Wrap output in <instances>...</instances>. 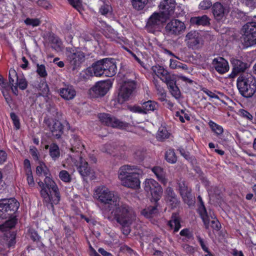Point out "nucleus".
I'll return each instance as SVG.
<instances>
[{
    "label": "nucleus",
    "instance_id": "obj_1",
    "mask_svg": "<svg viewBox=\"0 0 256 256\" xmlns=\"http://www.w3.org/2000/svg\"><path fill=\"white\" fill-rule=\"evenodd\" d=\"M38 185L40 188V194L48 209L54 213V204H57L60 200L58 188L51 177L46 176L44 182L40 181Z\"/></svg>",
    "mask_w": 256,
    "mask_h": 256
},
{
    "label": "nucleus",
    "instance_id": "obj_2",
    "mask_svg": "<svg viewBox=\"0 0 256 256\" xmlns=\"http://www.w3.org/2000/svg\"><path fill=\"white\" fill-rule=\"evenodd\" d=\"M142 170L135 166L124 165L118 170V178L122 184L126 187L136 189L140 186V176Z\"/></svg>",
    "mask_w": 256,
    "mask_h": 256
},
{
    "label": "nucleus",
    "instance_id": "obj_3",
    "mask_svg": "<svg viewBox=\"0 0 256 256\" xmlns=\"http://www.w3.org/2000/svg\"><path fill=\"white\" fill-rule=\"evenodd\" d=\"M114 218L116 222L126 229L123 232L125 234L130 233L128 227L136 220V214L133 209L128 205L121 202L112 211Z\"/></svg>",
    "mask_w": 256,
    "mask_h": 256
},
{
    "label": "nucleus",
    "instance_id": "obj_4",
    "mask_svg": "<svg viewBox=\"0 0 256 256\" xmlns=\"http://www.w3.org/2000/svg\"><path fill=\"white\" fill-rule=\"evenodd\" d=\"M96 198L102 203L106 205L110 210H114L122 202L117 193L102 186L95 190Z\"/></svg>",
    "mask_w": 256,
    "mask_h": 256
},
{
    "label": "nucleus",
    "instance_id": "obj_5",
    "mask_svg": "<svg viewBox=\"0 0 256 256\" xmlns=\"http://www.w3.org/2000/svg\"><path fill=\"white\" fill-rule=\"evenodd\" d=\"M237 86L242 96L250 98L256 91V80L250 74H242L237 80Z\"/></svg>",
    "mask_w": 256,
    "mask_h": 256
},
{
    "label": "nucleus",
    "instance_id": "obj_6",
    "mask_svg": "<svg viewBox=\"0 0 256 256\" xmlns=\"http://www.w3.org/2000/svg\"><path fill=\"white\" fill-rule=\"evenodd\" d=\"M66 62L72 70L78 68L85 60L84 54L76 48H66Z\"/></svg>",
    "mask_w": 256,
    "mask_h": 256
},
{
    "label": "nucleus",
    "instance_id": "obj_7",
    "mask_svg": "<svg viewBox=\"0 0 256 256\" xmlns=\"http://www.w3.org/2000/svg\"><path fill=\"white\" fill-rule=\"evenodd\" d=\"M243 34L241 41L246 47L256 44V22H250L245 24L242 28Z\"/></svg>",
    "mask_w": 256,
    "mask_h": 256
},
{
    "label": "nucleus",
    "instance_id": "obj_8",
    "mask_svg": "<svg viewBox=\"0 0 256 256\" xmlns=\"http://www.w3.org/2000/svg\"><path fill=\"white\" fill-rule=\"evenodd\" d=\"M19 206V202L14 198L0 200V218L11 216L18 210Z\"/></svg>",
    "mask_w": 256,
    "mask_h": 256
},
{
    "label": "nucleus",
    "instance_id": "obj_9",
    "mask_svg": "<svg viewBox=\"0 0 256 256\" xmlns=\"http://www.w3.org/2000/svg\"><path fill=\"white\" fill-rule=\"evenodd\" d=\"M186 26L182 21L174 19L168 22L164 30L166 34L170 36H178L186 30Z\"/></svg>",
    "mask_w": 256,
    "mask_h": 256
},
{
    "label": "nucleus",
    "instance_id": "obj_10",
    "mask_svg": "<svg viewBox=\"0 0 256 256\" xmlns=\"http://www.w3.org/2000/svg\"><path fill=\"white\" fill-rule=\"evenodd\" d=\"M98 118L102 123L112 128H123L128 126L127 123L120 120L116 116L108 114H100Z\"/></svg>",
    "mask_w": 256,
    "mask_h": 256
},
{
    "label": "nucleus",
    "instance_id": "obj_11",
    "mask_svg": "<svg viewBox=\"0 0 256 256\" xmlns=\"http://www.w3.org/2000/svg\"><path fill=\"white\" fill-rule=\"evenodd\" d=\"M184 42L188 48L198 49L202 44L201 36L197 31L191 30L186 34Z\"/></svg>",
    "mask_w": 256,
    "mask_h": 256
},
{
    "label": "nucleus",
    "instance_id": "obj_12",
    "mask_svg": "<svg viewBox=\"0 0 256 256\" xmlns=\"http://www.w3.org/2000/svg\"><path fill=\"white\" fill-rule=\"evenodd\" d=\"M112 85L110 80L98 82L90 90V94L94 97L104 96L109 90Z\"/></svg>",
    "mask_w": 256,
    "mask_h": 256
},
{
    "label": "nucleus",
    "instance_id": "obj_13",
    "mask_svg": "<svg viewBox=\"0 0 256 256\" xmlns=\"http://www.w3.org/2000/svg\"><path fill=\"white\" fill-rule=\"evenodd\" d=\"M198 211L205 226V228L206 229L209 228L210 223L211 227L214 230L218 231L220 230L221 226L220 222L216 218H214L210 222V218L208 215L206 209L202 202V205L200 207Z\"/></svg>",
    "mask_w": 256,
    "mask_h": 256
},
{
    "label": "nucleus",
    "instance_id": "obj_14",
    "mask_svg": "<svg viewBox=\"0 0 256 256\" xmlns=\"http://www.w3.org/2000/svg\"><path fill=\"white\" fill-rule=\"evenodd\" d=\"M136 88V84L134 80H128L124 82L118 94V99L120 98L123 101L126 100L131 96L134 90Z\"/></svg>",
    "mask_w": 256,
    "mask_h": 256
},
{
    "label": "nucleus",
    "instance_id": "obj_15",
    "mask_svg": "<svg viewBox=\"0 0 256 256\" xmlns=\"http://www.w3.org/2000/svg\"><path fill=\"white\" fill-rule=\"evenodd\" d=\"M158 108L156 102L149 100L142 103V106H132L130 110L132 112L141 114H147L150 111H154Z\"/></svg>",
    "mask_w": 256,
    "mask_h": 256
},
{
    "label": "nucleus",
    "instance_id": "obj_16",
    "mask_svg": "<svg viewBox=\"0 0 256 256\" xmlns=\"http://www.w3.org/2000/svg\"><path fill=\"white\" fill-rule=\"evenodd\" d=\"M178 184L180 194L184 202L189 206L193 204L194 200L191 194V190L188 188L184 180L180 179Z\"/></svg>",
    "mask_w": 256,
    "mask_h": 256
},
{
    "label": "nucleus",
    "instance_id": "obj_17",
    "mask_svg": "<svg viewBox=\"0 0 256 256\" xmlns=\"http://www.w3.org/2000/svg\"><path fill=\"white\" fill-rule=\"evenodd\" d=\"M44 122L47 125L52 135L56 138H60L63 133V126L60 122L52 119H44Z\"/></svg>",
    "mask_w": 256,
    "mask_h": 256
},
{
    "label": "nucleus",
    "instance_id": "obj_18",
    "mask_svg": "<svg viewBox=\"0 0 256 256\" xmlns=\"http://www.w3.org/2000/svg\"><path fill=\"white\" fill-rule=\"evenodd\" d=\"M167 18H168L162 12H154L148 18L146 26L150 28H158L162 23L165 22Z\"/></svg>",
    "mask_w": 256,
    "mask_h": 256
},
{
    "label": "nucleus",
    "instance_id": "obj_19",
    "mask_svg": "<svg viewBox=\"0 0 256 256\" xmlns=\"http://www.w3.org/2000/svg\"><path fill=\"white\" fill-rule=\"evenodd\" d=\"M175 6L174 0H164L159 6L160 10H162L161 12L168 18L174 14Z\"/></svg>",
    "mask_w": 256,
    "mask_h": 256
},
{
    "label": "nucleus",
    "instance_id": "obj_20",
    "mask_svg": "<svg viewBox=\"0 0 256 256\" xmlns=\"http://www.w3.org/2000/svg\"><path fill=\"white\" fill-rule=\"evenodd\" d=\"M212 64L217 72L224 74L229 70L228 62L222 57H218L213 60Z\"/></svg>",
    "mask_w": 256,
    "mask_h": 256
},
{
    "label": "nucleus",
    "instance_id": "obj_21",
    "mask_svg": "<svg viewBox=\"0 0 256 256\" xmlns=\"http://www.w3.org/2000/svg\"><path fill=\"white\" fill-rule=\"evenodd\" d=\"M212 12L217 20H220L225 18L229 13L226 10L221 2H216L212 6Z\"/></svg>",
    "mask_w": 256,
    "mask_h": 256
},
{
    "label": "nucleus",
    "instance_id": "obj_22",
    "mask_svg": "<svg viewBox=\"0 0 256 256\" xmlns=\"http://www.w3.org/2000/svg\"><path fill=\"white\" fill-rule=\"evenodd\" d=\"M76 166L78 172L83 178L90 176L92 172V170L88 166V162L81 156Z\"/></svg>",
    "mask_w": 256,
    "mask_h": 256
},
{
    "label": "nucleus",
    "instance_id": "obj_23",
    "mask_svg": "<svg viewBox=\"0 0 256 256\" xmlns=\"http://www.w3.org/2000/svg\"><path fill=\"white\" fill-rule=\"evenodd\" d=\"M232 65V72L230 77L234 78L239 73L243 72L246 68V64L240 60L232 58L230 60Z\"/></svg>",
    "mask_w": 256,
    "mask_h": 256
},
{
    "label": "nucleus",
    "instance_id": "obj_24",
    "mask_svg": "<svg viewBox=\"0 0 256 256\" xmlns=\"http://www.w3.org/2000/svg\"><path fill=\"white\" fill-rule=\"evenodd\" d=\"M104 76L112 77L116 74L117 67L114 59L105 58Z\"/></svg>",
    "mask_w": 256,
    "mask_h": 256
},
{
    "label": "nucleus",
    "instance_id": "obj_25",
    "mask_svg": "<svg viewBox=\"0 0 256 256\" xmlns=\"http://www.w3.org/2000/svg\"><path fill=\"white\" fill-rule=\"evenodd\" d=\"M60 96L66 100L73 99L76 95L74 88L70 85H65L59 90Z\"/></svg>",
    "mask_w": 256,
    "mask_h": 256
},
{
    "label": "nucleus",
    "instance_id": "obj_26",
    "mask_svg": "<svg viewBox=\"0 0 256 256\" xmlns=\"http://www.w3.org/2000/svg\"><path fill=\"white\" fill-rule=\"evenodd\" d=\"M104 62L105 58L98 60L94 64L92 68H90L91 72H93L96 76H104Z\"/></svg>",
    "mask_w": 256,
    "mask_h": 256
},
{
    "label": "nucleus",
    "instance_id": "obj_27",
    "mask_svg": "<svg viewBox=\"0 0 256 256\" xmlns=\"http://www.w3.org/2000/svg\"><path fill=\"white\" fill-rule=\"evenodd\" d=\"M166 200L168 203L170 204L172 208L176 207L178 204V200L172 188H167L166 190Z\"/></svg>",
    "mask_w": 256,
    "mask_h": 256
},
{
    "label": "nucleus",
    "instance_id": "obj_28",
    "mask_svg": "<svg viewBox=\"0 0 256 256\" xmlns=\"http://www.w3.org/2000/svg\"><path fill=\"white\" fill-rule=\"evenodd\" d=\"M152 70L154 74H155L162 80L166 78L170 74L167 70H165L162 66L156 65L153 66Z\"/></svg>",
    "mask_w": 256,
    "mask_h": 256
},
{
    "label": "nucleus",
    "instance_id": "obj_29",
    "mask_svg": "<svg viewBox=\"0 0 256 256\" xmlns=\"http://www.w3.org/2000/svg\"><path fill=\"white\" fill-rule=\"evenodd\" d=\"M159 210L157 208V206H150L144 209L141 213L146 218H151L156 216L158 214Z\"/></svg>",
    "mask_w": 256,
    "mask_h": 256
},
{
    "label": "nucleus",
    "instance_id": "obj_30",
    "mask_svg": "<svg viewBox=\"0 0 256 256\" xmlns=\"http://www.w3.org/2000/svg\"><path fill=\"white\" fill-rule=\"evenodd\" d=\"M190 22L192 24L197 26H206L210 24V19L206 15L192 18Z\"/></svg>",
    "mask_w": 256,
    "mask_h": 256
},
{
    "label": "nucleus",
    "instance_id": "obj_31",
    "mask_svg": "<svg viewBox=\"0 0 256 256\" xmlns=\"http://www.w3.org/2000/svg\"><path fill=\"white\" fill-rule=\"evenodd\" d=\"M152 171L161 182L164 184L167 182V180L166 178V172L163 168L160 166H156L152 168Z\"/></svg>",
    "mask_w": 256,
    "mask_h": 256
},
{
    "label": "nucleus",
    "instance_id": "obj_32",
    "mask_svg": "<svg viewBox=\"0 0 256 256\" xmlns=\"http://www.w3.org/2000/svg\"><path fill=\"white\" fill-rule=\"evenodd\" d=\"M70 142L72 146L70 150L72 152H78L80 148L84 147V145L82 144L78 137L75 134L72 135Z\"/></svg>",
    "mask_w": 256,
    "mask_h": 256
},
{
    "label": "nucleus",
    "instance_id": "obj_33",
    "mask_svg": "<svg viewBox=\"0 0 256 256\" xmlns=\"http://www.w3.org/2000/svg\"><path fill=\"white\" fill-rule=\"evenodd\" d=\"M154 83L156 90L157 94L158 96V99L161 102H164L166 98V92L164 88L159 84L156 80H154Z\"/></svg>",
    "mask_w": 256,
    "mask_h": 256
},
{
    "label": "nucleus",
    "instance_id": "obj_34",
    "mask_svg": "<svg viewBox=\"0 0 256 256\" xmlns=\"http://www.w3.org/2000/svg\"><path fill=\"white\" fill-rule=\"evenodd\" d=\"M168 224L171 229H174V232H178L180 228V220L176 214L172 216Z\"/></svg>",
    "mask_w": 256,
    "mask_h": 256
},
{
    "label": "nucleus",
    "instance_id": "obj_35",
    "mask_svg": "<svg viewBox=\"0 0 256 256\" xmlns=\"http://www.w3.org/2000/svg\"><path fill=\"white\" fill-rule=\"evenodd\" d=\"M49 152L51 158L54 160H56L60 156L59 148L56 144H52L50 145Z\"/></svg>",
    "mask_w": 256,
    "mask_h": 256
},
{
    "label": "nucleus",
    "instance_id": "obj_36",
    "mask_svg": "<svg viewBox=\"0 0 256 256\" xmlns=\"http://www.w3.org/2000/svg\"><path fill=\"white\" fill-rule=\"evenodd\" d=\"M159 184L153 179H146L144 182V190L148 192H150Z\"/></svg>",
    "mask_w": 256,
    "mask_h": 256
},
{
    "label": "nucleus",
    "instance_id": "obj_37",
    "mask_svg": "<svg viewBox=\"0 0 256 256\" xmlns=\"http://www.w3.org/2000/svg\"><path fill=\"white\" fill-rule=\"evenodd\" d=\"M170 136V133L168 131L166 128L161 126L158 129L156 137L159 140L162 141L168 138Z\"/></svg>",
    "mask_w": 256,
    "mask_h": 256
},
{
    "label": "nucleus",
    "instance_id": "obj_38",
    "mask_svg": "<svg viewBox=\"0 0 256 256\" xmlns=\"http://www.w3.org/2000/svg\"><path fill=\"white\" fill-rule=\"evenodd\" d=\"M16 224V219L13 218L6 221L2 224L0 225V230L2 231H6L14 226Z\"/></svg>",
    "mask_w": 256,
    "mask_h": 256
},
{
    "label": "nucleus",
    "instance_id": "obj_39",
    "mask_svg": "<svg viewBox=\"0 0 256 256\" xmlns=\"http://www.w3.org/2000/svg\"><path fill=\"white\" fill-rule=\"evenodd\" d=\"M36 172L39 176H48V170L44 163L42 162H39V165L37 166L36 168Z\"/></svg>",
    "mask_w": 256,
    "mask_h": 256
},
{
    "label": "nucleus",
    "instance_id": "obj_40",
    "mask_svg": "<svg viewBox=\"0 0 256 256\" xmlns=\"http://www.w3.org/2000/svg\"><path fill=\"white\" fill-rule=\"evenodd\" d=\"M165 158L169 163H175L176 162V157L174 150H167L165 154Z\"/></svg>",
    "mask_w": 256,
    "mask_h": 256
},
{
    "label": "nucleus",
    "instance_id": "obj_41",
    "mask_svg": "<svg viewBox=\"0 0 256 256\" xmlns=\"http://www.w3.org/2000/svg\"><path fill=\"white\" fill-rule=\"evenodd\" d=\"M164 82H165L168 88L174 87V86H176V78L174 75L170 74L164 80H162Z\"/></svg>",
    "mask_w": 256,
    "mask_h": 256
},
{
    "label": "nucleus",
    "instance_id": "obj_42",
    "mask_svg": "<svg viewBox=\"0 0 256 256\" xmlns=\"http://www.w3.org/2000/svg\"><path fill=\"white\" fill-rule=\"evenodd\" d=\"M162 190L160 184L150 192L152 197L155 201L158 200L162 194Z\"/></svg>",
    "mask_w": 256,
    "mask_h": 256
},
{
    "label": "nucleus",
    "instance_id": "obj_43",
    "mask_svg": "<svg viewBox=\"0 0 256 256\" xmlns=\"http://www.w3.org/2000/svg\"><path fill=\"white\" fill-rule=\"evenodd\" d=\"M19 77L18 76L16 71L13 69L10 68L9 70L8 80L10 85H13L15 84V81L17 82Z\"/></svg>",
    "mask_w": 256,
    "mask_h": 256
},
{
    "label": "nucleus",
    "instance_id": "obj_44",
    "mask_svg": "<svg viewBox=\"0 0 256 256\" xmlns=\"http://www.w3.org/2000/svg\"><path fill=\"white\" fill-rule=\"evenodd\" d=\"M112 8L108 4H104L100 6L99 9V12L102 15L108 16L111 14Z\"/></svg>",
    "mask_w": 256,
    "mask_h": 256
},
{
    "label": "nucleus",
    "instance_id": "obj_45",
    "mask_svg": "<svg viewBox=\"0 0 256 256\" xmlns=\"http://www.w3.org/2000/svg\"><path fill=\"white\" fill-rule=\"evenodd\" d=\"M24 24L26 26H32L33 27L37 26L40 25L41 24V21L39 18H26L24 21Z\"/></svg>",
    "mask_w": 256,
    "mask_h": 256
},
{
    "label": "nucleus",
    "instance_id": "obj_46",
    "mask_svg": "<svg viewBox=\"0 0 256 256\" xmlns=\"http://www.w3.org/2000/svg\"><path fill=\"white\" fill-rule=\"evenodd\" d=\"M209 124L212 131L214 132L217 135H220L222 134L224 130L223 128L221 126L217 124L212 121L210 122Z\"/></svg>",
    "mask_w": 256,
    "mask_h": 256
},
{
    "label": "nucleus",
    "instance_id": "obj_47",
    "mask_svg": "<svg viewBox=\"0 0 256 256\" xmlns=\"http://www.w3.org/2000/svg\"><path fill=\"white\" fill-rule=\"evenodd\" d=\"M59 177L62 181L65 182H70L72 180L69 173L65 170H62L60 172Z\"/></svg>",
    "mask_w": 256,
    "mask_h": 256
},
{
    "label": "nucleus",
    "instance_id": "obj_48",
    "mask_svg": "<svg viewBox=\"0 0 256 256\" xmlns=\"http://www.w3.org/2000/svg\"><path fill=\"white\" fill-rule=\"evenodd\" d=\"M148 0H132V4L134 8L137 10H142L146 4Z\"/></svg>",
    "mask_w": 256,
    "mask_h": 256
},
{
    "label": "nucleus",
    "instance_id": "obj_49",
    "mask_svg": "<svg viewBox=\"0 0 256 256\" xmlns=\"http://www.w3.org/2000/svg\"><path fill=\"white\" fill-rule=\"evenodd\" d=\"M16 84L22 90H26L28 86V82L23 77L19 78Z\"/></svg>",
    "mask_w": 256,
    "mask_h": 256
},
{
    "label": "nucleus",
    "instance_id": "obj_50",
    "mask_svg": "<svg viewBox=\"0 0 256 256\" xmlns=\"http://www.w3.org/2000/svg\"><path fill=\"white\" fill-rule=\"evenodd\" d=\"M172 95L176 99H178L181 96L180 90L177 86L168 88Z\"/></svg>",
    "mask_w": 256,
    "mask_h": 256
},
{
    "label": "nucleus",
    "instance_id": "obj_51",
    "mask_svg": "<svg viewBox=\"0 0 256 256\" xmlns=\"http://www.w3.org/2000/svg\"><path fill=\"white\" fill-rule=\"evenodd\" d=\"M212 6V2L210 0H204L199 4L200 8L204 10H208Z\"/></svg>",
    "mask_w": 256,
    "mask_h": 256
},
{
    "label": "nucleus",
    "instance_id": "obj_52",
    "mask_svg": "<svg viewBox=\"0 0 256 256\" xmlns=\"http://www.w3.org/2000/svg\"><path fill=\"white\" fill-rule=\"evenodd\" d=\"M36 72L40 76L44 77L47 76L45 66L43 64H37Z\"/></svg>",
    "mask_w": 256,
    "mask_h": 256
},
{
    "label": "nucleus",
    "instance_id": "obj_53",
    "mask_svg": "<svg viewBox=\"0 0 256 256\" xmlns=\"http://www.w3.org/2000/svg\"><path fill=\"white\" fill-rule=\"evenodd\" d=\"M220 1L226 10L229 12L232 7V0H220Z\"/></svg>",
    "mask_w": 256,
    "mask_h": 256
},
{
    "label": "nucleus",
    "instance_id": "obj_54",
    "mask_svg": "<svg viewBox=\"0 0 256 256\" xmlns=\"http://www.w3.org/2000/svg\"><path fill=\"white\" fill-rule=\"evenodd\" d=\"M26 172V176H27V181L28 185L30 186H34V182L33 178V176L32 175V172L31 170H28Z\"/></svg>",
    "mask_w": 256,
    "mask_h": 256
},
{
    "label": "nucleus",
    "instance_id": "obj_55",
    "mask_svg": "<svg viewBox=\"0 0 256 256\" xmlns=\"http://www.w3.org/2000/svg\"><path fill=\"white\" fill-rule=\"evenodd\" d=\"M10 118L13 121V123L16 129H19L20 128V124L17 116L14 113L12 112L10 114Z\"/></svg>",
    "mask_w": 256,
    "mask_h": 256
},
{
    "label": "nucleus",
    "instance_id": "obj_56",
    "mask_svg": "<svg viewBox=\"0 0 256 256\" xmlns=\"http://www.w3.org/2000/svg\"><path fill=\"white\" fill-rule=\"evenodd\" d=\"M202 91L204 92L206 95L210 96V98H215L216 100H220V98L214 92L210 91L206 88H202Z\"/></svg>",
    "mask_w": 256,
    "mask_h": 256
},
{
    "label": "nucleus",
    "instance_id": "obj_57",
    "mask_svg": "<svg viewBox=\"0 0 256 256\" xmlns=\"http://www.w3.org/2000/svg\"><path fill=\"white\" fill-rule=\"evenodd\" d=\"M1 90L6 102L8 104H10L12 99L8 94L9 90L8 91H6V90L1 89Z\"/></svg>",
    "mask_w": 256,
    "mask_h": 256
},
{
    "label": "nucleus",
    "instance_id": "obj_58",
    "mask_svg": "<svg viewBox=\"0 0 256 256\" xmlns=\"http://www.w3.org/2000/svg\"><path fill=\"white\" fill-rule=\"evenodd\" d=\"M180 234L182 236H185L186 238L190 239L192 238V234L188 229L185 228L182 230L180 232Z\"/></svg>",
    "mask_w": 256,
    "mask_h": 256
},
{
    "label": "nucleus",
    "instance_id": "obj_59",
    "mask_svg": "<svg viewBox=\"0 0 256 256\" xmlns=\"http://www.w3.org/2000/svg\"><path fill=\"white\" fill-rule=\"evenodd\" d=\"M0 86L2 87V89L6 90L8 91L9 90V84L6 82L4 78L0 75Z\"/></svg>",
    "mask_w": 256,
    "mask_h": 256
},
{
    "label": "nucleus",
    "instance_id": "obj_60",
    "mask_svg": "<svg viewBox=\"0 0 256 256\" xmlns=\"http://www.w3.org/2000/svg\"><path fill=\"white\" fill-rule=\"evenodd\" d=\"M240 113L242 116L249 120H252L253 118L250 112L244 110H240Z\"/></svg>",
    "mask_w": 256,
    "mask_h": 256
},
{
    "label": "nucleus",
    "instance_id": "obj_61",
    "mask_svg": "<svg viewBox=\"0 0 256 256\" xmlns=\"http://www.w3.org/2000/svg\"><path fill=\"white\" fill-rule=\"evenodd\" d=\"M30 153L31 155L32 156L33 158L35 160H38V152L37 149L34 147H30Z\"/></svg>",
    "mask_w": 256,
    "mask_h": 256
},
{
    "label": "nucleus",
    "instance_id": "obj_62",
    "mask_svg": "<svg viewBox=\"0 0 256 256\" xmlns=\"http://www.w3.org/2000/svg\"><path fill=\"white\" fill-rule=\"evenodd\" d=\"M30 238L34 241H38L40 239V236L38 233L34 230H30Z\"/></svg>",
    "mask_w": 256,
    "mask_h": 256
},
{
    "label": "nucleus",
    "instance_id": "obj_63",
    "mask_svg": "<svg viewBox=\"0 0 256 256\" xmlns=\"http://www.w3.org/2000/svg\"><path fill=\"white\" fill-rule=\"evenodd\" d=\"M182 248L183 250L187 253L192 254L194 252V248L188 244H184L182 245Z\"/></svg>",
    "mask_w": 256,
    "mask_h": 256
},
{
    "label": "nucleus",
    "instance_id": "obj_64",
    "mask_svg": "<svg viewBox=\"0 0 256 256\" xmlns=\"http://www.w3.org/2000/svg\"><path fill=\"white\" fill-rule=\"evenodd\" d=\"M68 2L75 8L78 10L80 8L81 4L78 0H68Z\"/></svg>",
    "mask_w": 256,
    "mask_h": 256
}]
</instances>
